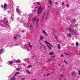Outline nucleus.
<instances>
[{
    "label": "nucleus",
    "instance_id": "nucleus-12",
    "mask_svg": "<svg viewBox=\"0 0 80 80\" xmlns=\"http://www.w3.org/2000/svg\"><path fill=\"white\" fill-rule=\"evenodd\" d=\"M7 4H5L4 5V8H5L6 9H7V8H6V7H7Z\"/></svg>",
    "mask_w": 80,
    "mask_h": 80
},
{
    "label": "nucleus",
    "instance_id": "nucleus-25",
    "mask_svg": "<svg viewBox=\"0 0 80 80\" xmlns=\"http://www.w3.org/2000/svg\"><path fill=\"white\" fill-rule=\"evenodd\" d=\"M50 75V74L48 73V74H44V77H45V76L46 75Z\"/></svg>",
    "mask_w": 80,
    "mask_h": 80
},
{
    "label": "nucleus",
    "instance_id": "nucleus-2",
    "mask_svg": "<svg viewBox=\"0 0 80 80\" xmlns=\"http://www.w3.org/2000/svg\"><path fill=\"white\" fill-rule=\"evenodd\" d=\"M49 13V12H47L46 14H45L44 15L42 16V20L43 21L44 19L45 20H47L48 18V13Z\"/></svg>",
    "mask_w": 80,
    "mask_h": 80
},
{
    "label": "nucleus",
    "instance_id": "nucleus-47",
    "mask_svg": "<svg viewBox=\"0 0 80 80\" xmlns=\"http://www.w3.org/2000/svg\"><path fill=\"white\" fill-rule=\"evenodd\" d=\"M48 7H50V6H48Z\"/></svg>",
    "mask_w": 80,
    "mask_h": 80
},
{
    "label": "nucleus",
    "instance_id": "nucleus-51",
    "mask_svg": "<svg viewBox=\"0 0 80 80\" xmlns=\"http://www.w3.org/2000/svg\"><path fill=\"white\" fill-rule=\"evenodd\" d=\"M33 80H37L36 79H34Z\"/></svg>",
    "mask_w": 80,
    "mask_h": 80
},
{
    "label": "nucleus",
    "instance_id": "nucleus-24",
    "mask_svg": "<svg viewBox=\"0 0 80 80\" xmlns=\"http://www.w3.org/2000/svg\"><path fill=\"white\" fill-rule=\"evenodd\" d=\"M17 62H18V63H20V62H21V61H20V60L19 59L18 60V61H17Z\"/></svg>",
    "mask_w": 80,
    "mask_h": 80
},
{
    "label": "nucleus",
    "instance_id": "nucleus-54",
    "mask_svg": "<svg viewBox=\"0 0 80 80\" xmlns=\"http://www.w3.org/2000/svg\"><path fill=\"white\" fill-rule=\"evenodd\" d=\"M52 73H54L53 72H52Z\"/></svg>",
    "mask_w": 80,
    "mask_h": 80
},
{
    "label": "nucleus",
    "instance_id": "nucleus-31",
    "mask_svg": "<svg viewBox=\"0 0 80 80\" xmlns=\"http://www.w3.org/2000/svg\"><path fill=\"white\" fill-rule=\"evenodd\" d=\"M64 62L65 63H66L67 64V61H66V60H64Z\"/></svg>",
    "mask_w": 80,
    "mask_h": 80
},
{
    "label": "nucleus",
    "instance_id": "nucleus-48",
    "mask_svg": "<svg viewBox=\"0 0 80 80\" xmlns=\"http://www.w3.org/2000/svg\"><path fill=\"white\" fill-rule=\"evenodd\" d=\"M37 7H35V8H37Z\"/></svg>",
    "mask_w": 80,
    "mask_h": 80
},
{
    "label": "nucleus",
    "instance_id": "nucleus-42",
    "mask_svg": "<svg viewBox=\"0 0 80 80\" xmlns=\"http://www.w3.org/2000/svg\"><path fill=\"white\" fill-rule=\"evenodd\" d=\"M67 8L69 7V5H67Z\"/></svg>",
    "mask_w": 80,
    "mask_h": 80
},
{
    "label": "nucleus",
    "instance_id": "nucleus-35",
    "mask_svg": "<svg viewBox=\"0 0 80 80\" xmlns=\"http://www.w3.org/2000/svg\"><path fill=\"white\" fill-rule=\"evenodd\" d=\"M60 76L62 77H64V75H60Z\"/></svg>",
    "mask_w": 80,
    "mask_h": 80
},
{
    "label": "nucleus",
    "instance_id": "nucleus-53",
    "mask_svg": "<svg viewBox=\"0 0 80 80\" xmlns=\"http://www.w3.org/2000/svg\"><path fill=\"white\" fill-rule=\"evenodd\" d=\"M42 46H43L44 47H45V46H44V45H42Z\"/></svg>",
    "mask_w": 80,
    "mask_h": 80
},
{
    "label": "nucleus",
    "instance_id": "nucleus-36",
    "mask_svg": "<svg viewBox=\"0 0 80 80\" xmlns=\"http://www.w3.org/2000/svg\"><path fill=\"white\" fill-rule=\"evenodd\" d=\"M76 32H77V31H75V30H74L73 31V33H76Z\"/></svg>",
    "mask_w": 80,
    "mask_h": 80
},
{
    "label": "nucleus",
    "instance_id": "nucleus-1",
    "mask_svg": "<svg viewBox=\"0 0 80 80\" xmlns=\"http://www.w3.org/2000/svg\"><path fill=\"white\" fill-rule=\"evenodd\" d=\"M38 16H40V15L43 12V8H42V6L40 5V7L38 9Z\"/></svg>",
    "mask_w": 80,
    "mask_h": 80
},
{
    "label": "nucleus",
    "instance_id": "nucleus-15",
    "mask_svg": "<svg viewBox=\"0 0 80 80\" xmlns=\"http://www.w3.org/2000/svg\"><path fill=\"white\" fill-rule=\"evenodd\" d=\"M58 48L59 49H60V44H59L58 45Z\"/></svg>",
    "mask_w": 80,
    "mask_h": 80
},
{
    "label": "nucleus",
    "instance_id": "nucleus-52",
    "mask_svg": "<svg viewBox=\"0 0 80 80\" xmlns=\"http://www.w3.org/2000/svg\"><path fill=\"white\" fill-rule=\"evenodd\" d=\"M4 20H6V18H4Z\"/></svg>",
    "mask_w": 80,
    "mask_h": 80
},
{
    "label": "nucleus",
    "instance_id": "nucleus-16",
    "mask_svg": "<svg viewBox=\"0 0 80 80\" xmlns=\"http://www.w3.org/2000/svg\"><path fill=\"white\" fill-rule=\"evenodd\" d=\"M48 60L49 61H52V60H53L54 61H55H55H56L57 60L49 59H48Z\"/></svg>",
    "mask_w": 80,
    "mask_h": 80
},
{
    "label": "nucleus",
    "instance_id": "nucleus-32",
    "mask_svg": "<svg viewBox=\"0 0 80 80\" xmlns=\"http://www.w3.org/2000/svg\"><path fill=\"white\" fill-rule=\"evenodd\" d=\"M55 38L56 40H57V36H55Z\"/></svg>",
    "mask_w": 80,
    "mask_h": 80
},
{
    "label": "nucleus",
    "instance_id": "nucleus-55",
    "mask_svg": "<svg viewBox=\"0 0 80 80\" xmlns=\"http://www.w3.org/2000/svg\"><path fill=\"white\" fill-rule=\"evenodd\" d=\"M72 53H71V55H72Z\"/></svg>",
    "mask_w": 80,
    "mask_h": 80
},
{
    "label": "nucleus",
    "instance_id": "nucleus-56",
    "mask_svg": "<svg viewBox=\"0 0 80 80\" xmlns=\"http://www.w3.org/2000/svg\"><path fill=\"white\" fill-rule=\"evenodd\" d=\"M52 64H54V63H52Z\"/></svg>",
    "mask_w": 80,
    "mask_h": 80
},
{
    "label": "nucleus",
    "instance_id": "nucleus-4",
    "mask_svg": "<svg viewBox=\"0 0 80 80\" xmlns=\"http://www.w3.org/2000/svg\"><path fill=\"white\" fill-rule=\"evenodd\" d=\"M68 30H69L70 32H71V33H73V30H72V29H71V28H68Z\"/></svg>",
    "mask_w": 80,
    "mask_h": 80
},
{
    "label": "nucleus",
    "instance_id": "nucleus-10",
    "mask_svg": "<svg viewBox=\"0 0 80 80\" xmlns=\"http://www.w3.org/2000/svg\"><path fill=\"white\" fill-rule=\"evenodd\" d=\"M48 3H50V5H51L52 3V1H51V0H48Z\"/></svg>",
    "mask_w": 80,
    "mask_h": 80
},
{
    "label": "nucleus",
    "instance_id": "nucleus-38",
    "mask_svg": "<svg viewBox=\"0 0 80 80\" xmlns=\"http://www.w3.org/2000/svg\"><path fill=\"white\" fill-rule=\"evenodd\" d=\"M25 78H21L22 80H25Z\"/></svg>",
    "mask_w": 80,
    "mask_h": 80
},
{
    "label": "nucleus",
    "instance_id": "nucleus-11",
    "mask_svg": "<svg viewBox=\"0 0 80 80\" xmlns=\"http://www.w3.org/2000/svg\"><path fill=\"white\" fill-rule=\"evenodd\" d=\"M8 63L9 64H12V63H13V62L12 61H8Z\"/></svg>",
    "mask_w": 80,
    "mask_h": 80
},
{
    "label": "nucleus",
    "instance_id": "nucleus-50",
    "mask_svg": "<svg viewBox=\"0 0 80 80\" xmlns=\"http://www.w3.org/2000/svg\"><path fill=\"white\" fill-rule=\"evenodd\" d=\"M60 66V64H59V66Z\"/></svg>",
    "mask_w": 80,
    "mask_h": 80
},
{
    "label": "nucleus",
    "instance_id": "nucleus-37",
    "mask_svg": "<svg viewBox=\"0 0 80 80\" xmlns=\"http://www.w3.org/2000/svg\"><path fill=\"white\" fill-rule=\"evenodd\" d=\"M62 6H63L64 5V3L63 2L62 3Z\"/></svg>",
    "mask_w": 80,
    "mask_h": 80
},
{
    "label": "nucleus",
    "instance_id": "nucleus-49",
    "mask_svg": "<svg viewBox=\"0 0 80 80\" xmlns=\"http://www.w3.org/2000/svg\"><path fill=\"white\" fill-rule=\"evenodd\" d=\"M69 57H71V55H70V56H69Z\"/></svg>",
    "mask_w": 80,
    "mask_h": 80
},
{
    "label": "nucleus",
    "instance_id": "nucleus-30",
    "mask_svg": "<svg viewBox=\"0 0 80 80\" xmlns=\"http://www.w3.org/2000/svg\"><path fill=\"white\" fill-rule=\"evenodd\" d=\"M60 56H61V57H65V56H64V55H63V54L61 55H60Z\"/></svg>",
    "mask_w": 80,
    "mask_h": 80
},
{
    "label": "nucleus",
    "instance_id": "nucleus-21",
    "mask_svg": "<svg viewBox=\"0 0 80 80\" xmlns=\"http://www.w3.org/2000/svg\"><path fill=\"white\" fill-rule=\"evenodd\" d=\"M26 72L29 74H31L30 73V71H29L28 70H27L26 71Z\"/></svg>",
    "mask_w": 80,
    "mask_h": 80
},
{
    "label": "nucleus",
    "instance_id": "nucleus-13",
    "mask_svg": "<svg viewBox=\"0 0 80 80\" xmlns=\"http://www.w3.org/2000/svg\"><path fill=\"white\" fill-rule=\"evenodd\" d=\"M32 67V65L31 64L28 65V66L27 67V68H31Z\"/></svg>",
    "mask_w": 80,
    "mask_h": 80
},
{
    "label": "nucleus",
    "instance_id": "nucleus-39",
    "mask_svg": "<svg viewBox=\"0 0 80 80\" xmlns=\"http://www.w3.org/2000/svg\"><path fill=\"white\" fill-rule=\"evenodd\" d=\"M75 26H76V27H77V26H78V24H76L75 25Z\"/></svg>",
    "mask_w": 80,
    "mask_h": 80
},
{
    "label": "nucleus",
    "instance_id": "nucleus-19",
    "mask_svg": "<svg viewBox=\"0 0 80 80\" xmlns=\"http://www.w3.org/2000/svg\"><path fill=\"white\" fill-rule=\"evenodd\" d=\"M17 74H19V72H17L15 74H14V76H17Z\"/></svg>",
    "mask_w": 80,
    "mask_h": 80
},
{
    "label": "nucleus",
    "instance_id": "nucleus-6",
    "mask_svg": "<svg viewBox=\"0 0 80 80\" xmlns=\"http://www.w3.org/2000/svg\"><path fill=\"white\" fill-rule=\"evenodd\" d=\"M39 20V19H38L37 21L36 22V27H37L38 26V21Z\"/></svg>",
    "mask_w": 80,
    "mask_h": 80
},
{
    "label": "nucleus",
    "instance_id": "nucleus-5",
    "mask_svg": "<svg viewBox=\"0 0 80 80\" xmlns=\"http://www.w3.org/2000/svg\"><path fill=\"white\" fill-rule=\"evenodd\" d=\"M37 21V17H35L34 19H32V22L34 23V21Z\"/></svg>",
    "mask_w": 80,
    "mask_h": 80
},
{
    "label": "nucleus",
    "instance_id": "nucleus-23",
    "mask_svg": "<svg viewBox=\"0 0 80 80\" xmlns=\"http://www.w3.org/2000/svg\"><path fill=\"white\" fill-rule=\"evenodd\" d=\"M78 42H76V47H78Z\"/></svg>",
    "mask_w": 80,
    "mask_h": 80
},
{
    "label": "nucleus",
    "instance_id": "nucleus-18",
    "mask_svg": "<svg viewBox=\"0 0 80 80\" xmlns=\"http://www.w3.org/2000/svg\"><path fill=\"white\" fill-rule=\"evenodd\" d=\"M17 35L16 36V37H14V39H15V40H17Z\"/></svg>",
    "mask_w": 80,
    "mask_h": 80
},
{
    "label": "nucleus",
    "instance_id": "nucleus-9",
    "mask_svg": "<svg viewBox=\"0 0 80 80\" xmlns=\"http://www.w3.org/2000/svg\"><path fill=\"white\" fill-rule=\"evenodd\" d=\"M54 55V53L53 52H51L49 53V55Z\"/></svg>",
    "mask_w": 80,
    "mask_h": 80
},
{
    "label": "nucleus",
    "instance_id": "nucleus-33",
    "mask_svg": "<svg viewBox=\"0 0 80 80\" xmlns=\"http://www.w3.org/2000/svg\"><path fill=\"white\" fill-rule=\"evenodd\" d=\"M55 57V56H52L51 57L52 58H53Z\"/></svg>",
    "mask_w": 80,
    "mask_h": 80
},
{
    "label": "nucleus",
    "instance_id": "nucleus-45",
    "mask_svg": "<svg viewBox=\"0 0 80 80\" xmlns=\"http://www.w3.org/2000/svg\"><path fill=\"white\" fill-rule=\"evenodd\" d=\"M8 13H10V11H8Z\"/></svg>",
    "mask_w": 80,
    "mask_h": 80
},
{
    "label": "nucleus",
    "instance_id": "nucleus-29",
    "mask_svg": "<svg viewBox=\"0 0 80 80\" xmlns=\"http://www.w3.org/2000/svg\"><path fill=\"white\" fill-rule=\"evenodd\" d=\"M74 73H75V72H72V74H72V75H74Z\"/></svg>",
    "mask_w": 80,
    "mask_h": 80
},
{
    "label": "nucleus",
    "instance_id": "nucleus-46",
    "mask_svg": "<svg viewBox=\"0 0 80 80\" xmlns=\"http://www.w3.org/2000/svg\"><path fill=\"white\" fill-rule=\"evenodd\" d=\"M1 7H2V8H3V6H1Z\"/></svg>",
    "mask_w": 80,
    "mask_h": 80
},
{
    "label": "nucleus",
    "instance_id": "nucleus-44",
    "mask_svg": "<svg viewBox=\"0 0 80 80\" xmlns=\"http://www.w3.org/2000/svg\"><path fill=\"white\" fill-rule=\"evenodd\" d=\"M79 74L80 75V71H79Z\"/></svg>",
    "mask_w": 80,
    "mask_h": 80
},
{
    "label": "nucleus",
    "instance_id": "nucleus-40",
    "mask_svg": "<svg viewBox=\"0 0 80 80\" xmlns=\"http://www.w3.org/2000/svg\"><path fill=\"white\" fill-rule=\"evenodd\" d=\"M37 4H38V5H40V3L39 2H38L37 3Z\"/></svg>",
    "mask_w": 80,
    "mask_h": 80
},
{
    "label": "nucleus",
    "instance_id": "nucleus-7",
    "mask_svg": "<svg viewBox=\"0 0 80 80\" xmlns=\"http://www.w3.org/2000/svg\"><path fill=\"white\" fill-rule=\"evenodd\" d=\"M43 38H44V37L42 35H41L40 36V40H43Z\"/></svg>",
    "mask_w": 80,
    "mask_h": 80
},
{
    "label": "nucleus",
    "instance_id": "nucleus-22",
    "mask_svg": "<svg viewBox=\"0 0 80 80\" xmlns=\"http://www.w3.org/2000/svg\"><path fill=\"white\" fill-rule=\"evenodd\" d=\"M2 48L1 49V50H0V55L2 54Z\"/></svg>",
    "mask_w": 80,
    "mask_h": 80
},
{
    "label": "nucleus",
    "instance_id": "nucleus-20",
    "mask_svg": "<svg viewBox=\"0 0 80 80\" xmlns=\"http://www.w3.org/2000/svg\"><path fill=\"white\" fill-rule=\"evenodd\" d=\"M68 37H71V34L70 33H69L68 35Z\"/></svg>",
    "mask_w": 80,
    "mask_h": 80
},
{
    "label": "nucleus",
    "instance_id": "nucleus-28",
    "mask_svg": "<svg viewBox=\"0 0 80 80\" xmlns=\"http://www.w3.org/2000/svg\"><path fill=\"white\" fill-rule=\"evenodd\" d=\"M15 79H16V78H12L11 79V80H15Z\"/></svg>",
    "mask_w": 80,
    "mask_h": 80
},
{
    "label": "nucleus",
    "instance_id": "nucleus-14",
    "mask_svg": "<svg viewBox=\"0 0 80 80\" xmlns=\"http://www.w3.org/2000/svg\"><path fill=\"white\" fill-rule=\"evenodd\" d=\"M29 46L30 48H31V49H32V46L31 45H30V43H29Z\"/></svg>",
    "mask_w": 80,
    "mask_h": 80
},
{
    "label": "nucleus",
    "instance_id": "nucleus-27",
    "mask_svg": "<svg viewBox=\"0 0 80 80\" xmlns=\"http://www.w3.org/2000/svg\"><path fill=\"white\" fill-rule=\"evenodd\" d=\"M20 68H16V70H17V71H19V70H20Z\"/></svg>",
    "mask_w": 80,
    "mask_h": 80
},
{
    "label": "nucleus",
    "instance_id": "nucleus-3",
    "mask_svg": "<svg viewBox=\"0 0 80 80\" xmlns=\"http://www.w3.org/2000/svg\"><path fill=\"white\" fill-rule=\"evenodd\" d=\"M44 43H47V44H48V45H49L50 46H51V47L49 46L48 44H46L47 46L50 49V50H52V45H51V44H50L48 42H47V41H45Z\"/></svg>",
    "mask_w": 80,
    "mask_h": 80
},
{
    "label": "nucleus",
    "instance_id": "nucleus-26",
    "mask_svg": "<svg viewBox=\"0 0 80 80\" xmlns=\"http://www.w3.org/2000/svg\"><path fill=\"white\" fill-rule=\"evenodd\" d=\"M64 54L66 55H68V56L69 55H70V54H68V53H64Z\"/></svg>",
    "mask_w": 80,
    "mask_h": 80
},
{
    "label": "nucleus",
    "instance_id": "nucleus-17",
    "mask_svg": "<svg viewBox=\"0 0 80 80\" xmlns=\"http://www.w3.org/2000/svg\"><path fill=\"white\" fill-rule=\"evenodd\" d=\"M16 11H17V12L18 13L20 12V11H19V9H18V8H17L16 9Z\"/></svg>",
    "mask_w": 80,
    "mask_h": 80
},
{
    "label": "nucleus",
    "instance_id": "nucleus-43",
    "mask_svg": "<svg viewBox=\"0 0 80 80\" xmlns=\"http://www.w3.org/2000/svg\"><path fill=\"white\" fill-rule=\"evenodd\" d=\"M73 22H75V20H73Z\"/></svg>",
    "mask_w": 80,
    "mask_h": 80
},
{
    "label": "nucleus",
    "instance_id": "nucleus-34",
    "mask_svg": "<svg viewBox=\"0 0 80 80\" xmlns=\"http://www.w3.org/2000/svg\"><path fill=\"white\" fill-rule=\"evenodd\" d=\"M32 25L31 24L30 25V28H32Z\"/></svg>",
    "mask_w": 80,
    "mask_h": 80
},
{
    "label": "nucleus",
    "instance_id": "nucleus-8",
    "mask_svg": "<svg viewBox=\"0 0 80 80\" xmlns=\"http://www.w3.org/2000/svg\"><path fill=\"white\" fill-rule=\"evenodd\" d=\"M43 32L44 34H45V35H46V36H48V35H47V32H45V30H43Z\"/></svg>",
    "mask_w": 80,
    "mask_h": 80
},
{
    "label": "nucleus",
    "instance_id": "nucleus-41",
    "mask_svg": "<svg viewBox=\"0 0 80 80\" xmlns=\"http://www.w3.org/2000/svg\"><path fill=\"white\" fill-rule=\"evenodd\" d=\"M55 4H56V5H57V4H58V3H57V2H56Z\"/></svg>",
    "mask_w": 80,
    "mask_h": 80
}]
</instances>
